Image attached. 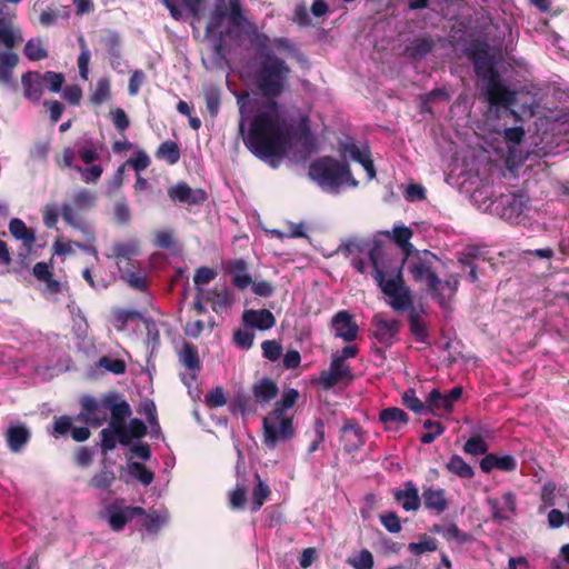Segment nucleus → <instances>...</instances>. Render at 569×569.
<instances>
[{"mask_svg": "<svg viewBox=\"0 0 569 569\" xmlns=\"http://www.w3.org/2000/svg\"><path fill=\"white\" fill-rule=\"evenodd\" d=\"M358 349L355 346H346L340 351H335L331 356L330 366L319 376L320 386L329 390L338 383H349L353 376L347 360L355 358Z\"/></svg>", "mask_w": 569, "mask_h": 569, "instance_id": "obj_9", "label": "nucleus"}, {"mask_svg": "<svg viewBox=\"0 0 569 569\" xmlns=\"http://www.w3.org/2000/svg\"><path fill=\"white\" fill-rule=\"evenodd\" d=\"M130 406L126 401H122L120 403L111 402L110 415L112 417V426H121L122 420L126 417L130 416Z\"/></svg>", "mask_w": 569, "mask_h": 569, "instance_id": "obj_47", "label": "nucleus"}, {"mask_svg": "<svg viewBox=\"0 0 569 569\" xmlns=\"http://www.w3.org/2000/svg\"><path fill=\"white\" fill-rule=\"evenodd\" d=\"M180 361L189 370H197L200 368L198 350L189 343H184L180 351Z\"/></svg>", "mask_w": 569, "mask_h": 569, "instance_id": "obj_41", "label": "nucleus"}, {"mask_svg": "<svg viewBox=\"0 0 569 569\" xmlns=\"http://www.w3.org/2000/svg\"><path fill=\"white\" fill-rule=\"evenodd\" d=\"M459 286V277L451 274L447 280L438 277L428 287L431 296L442 309H450L451 301L456 296Z\"/></svg>", "mask_w": 569, "mask_h": 569, "instance_id": "obj_15", "label": "nucleus"}, {"mask_svg": "<svg viewBox=\"0 0 569 569\" xmlns=\"http://www.w3.org/2000/svg\"><path fill=\"white\" fill-rule=\"evenodd\" d=\"M527 208L523 194L507 193L490 202L489 209L510 222H517Z\"/></svg>", "mask_w": 569, "mask_h": 569, "instance_id": "obj_11", "label": "nucleus"}, {"mask_svg": "<svg viewBox=\"0 0 569 569\" xmlns=\"http://www.w3.org/2000/svg\"><path fill=\"white\" fill-rule=\"evenodd\" d=\"M129 473L138 479L142 485L148 486L153 481V472L148 470L140 462H131L128 466Z\"/></svg>", "mask_w": 569, "mask_h": 569, "instance_id": "obj_43", "label": "nucleus"}, {"mask_svg": "<svg viewBox=\"0 0 569 569\" xmlns=\"http://www.w3.org/2000/svg\"><path fill=\"white\" fill-rule=\"evenodd\" d=\"M422 499L427 509L433 510L438 513L443 512L448 507L445 490L440 488L426 489L422 493Z\"/></svg>", "mask_w": 569, "mask_h": 569, "instance_id": "obj_27", "label": "nucleus"}, {"mask_svg": "<svg viewBox=\"0 0 569 569\" xmlns=\"http://www.w3.org/2000/svg\"><path fill=\"white\" fill-rule=\"evenodd\" d=\"M309 176L319 187L329 192H337L342 186H358L348 166L332 158H321L311 163Z\"/></svg>", "mask_w": 569, "mask_h": 569, "instance_id": "obj_5", "label": "nucleus"}, {"mask_svg": "<svg viewBox=\"0 0 569 569\" xmlns=\"http://www.w3.org/2000/svg\"><path fill=\"white\" fill-rule=\"evenodd\" d=\"M150 163L148 154L143 151H137L128 161L127 164L132 167L137 172L144 170Z\"/></svg>", "mask_w": 569, "mask_h": 569, "instance_id": "obj_55", "label": "nucleus"}, {"mask_svg": "<svg viewBox=\"0 0 569 569\" xmlns=\"http://www.w3.org/2000/svg\"><path fill=\"white\" fill-rule=\"evenodd\" d=\"M446 467L450 472L462 479H470L475 476L472 467L458 455H453Z\"/></svg>", "mask_w": 569, "mask_h": 569, "instance_id": "obj_36", "label": "nucleus"}, {"mask_svg": "<svg viewBox=\"0 0 569 569\" xmlns=\"http://www.w3.org/2000/svg\"><path fill=\"white\" fill-rule=\"evenodd\" d=\"M206 402L210 407H222L226 405L227 399L222 388L217 387L206 395Z\"/></svg>", "mask_w": 569, "mask_h": 569, "instance_id": "obj_59", "label": "nucleus"}, {"mask_svg": "<svg viewBox=\"0 0 569 569\" xmlns=\"http://www.w3.org/2000/svg\"><path fill=\"white\" fill-rule=\"evenodd\" d=\"M252 392L258 402L267 403L276 398L278 387L272 380L264 378L253 385Z\"/></svg>", "mask_w": 569, "mask_h": 569, "instance_id": "obj_29", "label": "nucleus"}, {"mask_svg": "<svg viewBox=\"0 0 569 569\" xmlns=\"http://www.w3.org/2000/svg\"><path fill=\"white\" fill-rule=\"evenodd\" d=\"M408 549L416 556L422 555L425 552L435 551L437 549V543L432 538L423 537L418 542H411L408 546Z\"/></svg>", "mask_w": 569, "mask_h": 569, "instance_id": "obj_49", "label": "nucleus"}, {"mask_svg": "<svg viewBox=\"0 0 569 569\" xmlns=\"http://www.w3.org/2000/svg\"><path fill=\"white\" fill-rule=\"evenodd\" d=\"M461 396V387H455L446 395H442L438 389H432L426 399L427 408L436 416L450 413Z\"/></svg>", "mask_w": 569, "mask_h": 569, "instance_id": "obj_14", "label": "nucleus"}, {"mask_svg": "<svg viewBox=\"0 0 569 569\" xmlns=\"http://www.w3.org/2000/svg\"><path fill=\"white\" fill-rule=\"evenodd\" d=\"M331 329L336 338L345 342H352L358 337L359 327L353 319V316L342 310L337 312L331 319Z\"/></svg>", "mask_w": 569, "mask_h": 569, "instance_id": "obj_16", "label": "nucleus"}, {"mask_svg": "<svg viewBox=\"0 0 569 569\" xmlns=\"http://www.w3.org/2000/svg\"><path fill=\"white\" fill-rule=\"evenodd\" d=\"M525 136V130L522 127H512L507 128L503 130V139L508 147V159L507 161L510 162L516 158L515 154V148L521 142L522 138Z\"/></svg>", "mask_w": 569, "mask_h": 569, "instance_id": "obj_37", "label": "nucleus"}, {"mask_svg": "<svg viewBox=\"0 0 569 569\" xmlns=\"http://www.w3.org/2000/svg\"><path fill=\"white\" fill-rule=\"evenodd\" d=\"M239 103V132L246 147L258 158L276 168L284 154L290 140V127L280 112L278 102L269 100L259 106L246 132L247 106Z\"/></svg>", "mask_w": 569, "mask_h": 569, "instance_id": "obj_2", "label": "nucleus"}, {"mask_svg": "<svg viewBox=\"0 0 569 569\" xmlns=\"http://www.w3.org/2000/svg\"><path fill=\"white\" fill-rule=\"evenodd\" d=\"M100 368L112 372L114 375H121L126 371V363L120 359H112L109 357H102L99 360Z\"/></svg>", "mask_w": 569, "mask_h": 569, "instance_id": "obj_51", "label": "nucleus"}, {"mask_svg": "<svg viewBox=\"0 0 569 569\" xmlns=\"http://www.w3.org/2000/svg\"><path fill=\"white\" fill-rule=\"evenodd\" d=\"M33 274L38 280L46 282L49 291H51V292L60 291V283L57 280L52 279L51 271L47 263L38 262L33 267Z\"/></svg>", "mask_w": 569, "mask_h": 569, "instance_id": "obj_39", "label": "nucleus"}, {"mask_svg": "<svg viewBox=\"0 0 569 569\" xmlns=\"http://www.w3.org/2000/svg\"><path fill=\"white\" fill-rule=\"evenodd\" d=\"M140 253V244L137 240H128L116 243L108 256L117 260L119 270H122V261L130 260Z\"/></svg>", "mask_w": 569, "mask_h": 569, "instance_id": "obj_26", "label": "nucleus"}, {"mask_svg": "<svg viewBox=\"0 0 569 569\" xmlns=\"http://www.w3.org/2000/svg\"><path fill=\"white\" fill-rule=\"evenodd\" d=\"M24 54L32 61L47 58L48 52L40 39H30L24 47Z\"/></svg>", "mask_w": 569, "mask_h": 569, "instance_id": "obj_42", "label": "nucleus"}, {"mask_svg": "<svg viewBox=\"0 0 569 569\" xmlns=\"http://www.w3.org/2000/svg\"><path fill=\"white\" fill-rule=\"evenodd\" d=\"M471 58L477 74L483 81V91L491 106L510 107L516 103V91H511L499 80L495 70V54L488 44L475 46Z\"/></svg>", "mask_w": 569, "mask_h": 569, "instance_id": "obj_3", "label": "nucleus"}, {"mask_svg": "<svg viewBox=\"0 0 569 569\" xmlns=\"http://www.w3.org/2000/svg\"><path fill=\"white\" fill-rule=\"evenodd\" d=\"M9 232L16 239L21 241L27 251H30L36 242V232L28 228L19 218H13L9 222Z\"/></svg>", "mask_w": 569, "mask_h": 569, "instance_id": "obj_23", "label": "nucleus"}, {"mask_svg": "<svg viewBox=\"0 0 569 569\" xmlns=\"http://www.w3.org/2000/svg\"><path fill=\"white\" fill-rule=\"evenodd\" d=\"M142 513L143 509L141 507L127 506L123 499H116L106 507L103 517L112 530L120 531L128 521Z\"/></svg>", "mask_w": 569, "mask_h": 569, "instance_id": "obj_12", "label": "nucleus"}, {"mask_svg": "<svg viewBox=\"0 0 569 569\" xmlns=\"http://www.w3.org/2000/svg\"><path fill=\"white\" fill-rule=\"evenodd\" d=\"M396 500L407 511H415L420 506L418 489L411 483H409L405 490L398 491L396 493Z\"/></svg>", "mask_w": 569, "mask_h": 569, "instance_id": "obj_32", "label": "nucleus"}, {"mask_svg": "<svg viewBox=\"0 0 569 569\" xmlns=\"http://www.w3.org/2000/svg\"><path fill=\"white\" fill-rule=\"evenodd\" d=\"M208 300L214 312L222 313L232 305V297L224 287L214 288L208 293Z\"/></svg>", "mask_w": 569, "mask_h": 569, "instance_id": "obj_31", "label": "nucleus"}, {"mask_svg": "<svg viewBox=\"0 0 569 569\" xmlns=\"http://www.w3.org/2000/svg\"><path fill=\"white\" fill-rule=\"evenodd\" d=\"M168 194L171 200L188 204L201 203L207 198V194L202 189H191L184 182H179L170 187L168 189Z\"/></svg>", "mask_w": 569, "mask_h": 569, "instance_id": "obj_21", "label": "nucleus"}, {"mask_svg": "<svg viewBox=\"0 0 569 569\" xmlns=\"http://www.w3.org/2000/svg\"><path fill=\"white\" fill-rule=\"evenodd\" d=\"M96 199L94 192L88 189H81L73 194L71 203H64L61 207L63 220L72 228L79 229L88 236V241L93 240L92 231L90 227L83 222L80 213L92 208L96 203Z\"/></svg>", "mask_w": 569, "mask_h": 569, "instance_id": "obj_10", "label": "nucleus"}, {"mask_svg": "<svg viewBox=\"0 0 569 569\" xmlns=\"http://www.w3.org/2000/svg\"><path fill=\"white\" fill-rule=\"evenodd\" d=\"M44 87L52 92H59L62 88L64 78L61 73L47 71L42 73Z\"/></svg>", "mask_w": 569, "mask_h": 569, "instance_id": "obj_52", "label": "nucleus"}, {"mask_svg": "<svg viewBox=\"0 0 569 569\" xmlns=\"http://www.w3.org/2000/svg\"><path fill=\"white\" fill-rule=\"evenodd\" d=\"M81 407L80 418L91 426L99 427L107 421L110 415L111 401H99L91 397H84Z\"/></svg>", "mask_w": 569, "mask_h": 569, "instance_id": "obj_13", "label": "nucleus"}, {"mask_svg": "<svg viewBox=\"0 0 569 569\" xmlns=\"http://www.w3.org/2000/svg\"><path fill=\"white\" fill-rule=\"evenodd\" d=\"M395 242L401 248L403 256H410L416 251L415 247L410 243L412 231L405 226H395L392 230Z\"/></svg>", "mask_w": 569, "mask_h": 569, "instance_id": "obj_34", "label": "nucleus"}, {"mask_svg": "<svg viewBox=\"0 0 569 569\" xmlns=\"http://www.w3.org/2000/svg\"><path fill=\"white\" fill-rule=\"evenodd\" d=\"M402 402L408 409L416 413H421L425 410H428L427 406H425L423 402L417 398L416 392L412 389H409L403 393Z\"/></svg>", "mask_w": 569, "mask_h": 569, "instance_id": "obj_48", "label": "nucleus"}, {"mask_svg": "<svg viewBox=\"0 0 569 569\" xmlns=\"http://www.w3.org/2000/svg\"><path fill=\"white\" fill-rule=\"evenodd\" d=\"M341 154L345 158H350L351 160L359 162L362 166L368 180H372L376 177L373 161L371 160L370 150L367 146H357L353 142H346L341 146Z\"/></svg>", "mask_w": 569, "mask_h": 569, "instance_id": "obj_17", "label": "nucleus"}, {"mask_svg": "<svg viewBox=\"0 0 569 569\" xmlns=\"http://www.w3.org/2000/svg\"><path fill=\"white\" fill-rule=\"evenodd\" d=\"M348 565H350L353 569H373V556L367 550L362 549L359 552L352 555L347 560Z\"/></svg>", "mask_w": 569, "mask_h": 569, "instance_id": "obj_40", "label": "nucleus"}, {"mask_svg": "<svg viewBox=\"0 0 569 569\" xmlns=\"http://www.w3.org/2000/svg\"><path fill=\"white\" fill-rule=\"evenodd\" d=\"M437 532L440 533L447 540H456V541L465 540L463 535L460 532L458 527L453 523H449L447 526H443V527L437 529Z\"/></svg>", "mask_w": 569, "mask_h": 569, "instance_id": "obj_64", "label": "nucleus"}, {"mask_svg": "<svg viewBox=\"0 0 569 569\" xmlns=\"http://www.w3.org/2000/svg\"><path fill=\"white\" fill-rule=\"evenodd\" d=\"M7 442L11 451L18 452L30 438L29 430L22 425L9 427L6 433Z\"/></svg>", "mask_w": 569, "mask_h": 569, "instance_id": "obj_28", "label": "nucleus"}, {"mask_svg": "<svg viewBox=\"0 0 569 569\" xmlns=\"http://www.w3.org/2000/svg\"><path fill=\"white\" fill-rule=\"evenodd\" d=\"M380 521L389 532L397 533L401 530L399 517L393 512L381 515Z\"/></svg>", "mask_w": 569, "mask_h": 569, "instance_id": "obj_57", "label": "nucleus"}, {"mask_svg": "<svg viewBox=\"0 0 569 569\" xmlns=\"http://www.w3.org/2000/svg\"><path fill=\"white\" fill-rule=\"evenodd\" d=\"M269 492H270L269 487L266 483H263L261 480H259L257 487L253 490L252 511H257L261 508L264 500L269 496Z\"/></svg>", "mask_w": 569, "mask_h": 569, "instance_id": "obj_53", "label": "nucleus"}, {"mask_svg": "<svg viewBox=\"0 0 569 569\" xmlns=\"http://www.w3.org/2000/svg\"><path fill=\"white\" fill-rule=\"evenodd\" d=\"M230 272L233 278V283L239 289H244L252 283L251 277L247 272V263L239 259L230 263Z\"/></svg>", "mask_w": 569, "mask_h": 569, "instance_id": "obj_33", "label": "nucleus"}, {"mask_svg": "<svg viewBox=\"0 0 569 569\" xmlns=\"http://www.w3.org/2000/svg\"><path fill=\"white\" fill-rule=\"evenodd\" d=\"M341 432L343 437L349 438L351 441L349 446L350 450L357 448L362 442L359 428L351 422H346L341 428Z\"/></svg>", "mask_w": 569, "mask_h": 569, "instance_id": "obj_50", "label": "nucleus"}, {"mask_svg": "<svg viewBox=\"0 0 569 569\" xmlns=\"http://www.w3.org/2000/svg\"><path fill=\"white\" fill-rule=\"evenodd\" d=\"M247 23L242 16L239 0H220L207 26L208 36H219L220 40L228 36H239L243 24Z\"/></svg>", "mask_w": 569, "mask_h": 569, "instance_id": "obj_6", "label": "nucleus"}, {"mask_svg": "<svg viewBox=\"0 0 569 569\" xmlns=\"http://www.w3.org/2000/svg\"><path fill=\"white\" fill-rule=\"evenodd\" d=\"M216 277H217V272L213 269L208 268V267H201L196 271V273L193 276V281L197 286L198 284H207L211 280H213Z\"/></svg>", "mask_w": 569, "mask_h": 569, "instance_id": "obj_62", "label": "nucleus"}, {"mask_svg": "<svg viewBox=\"0 0 569 569\" xmlns=\"http://www.w3.org/2000/svg\"><path fill=\"white\" fill-rule=\"evenodd\" d=\"M263 443L274 449L279 443L295 436L293 413L274 406L262 420Z\"/></svg>", "mask_w": 569, "mask_h": 569, "instance_id": "obj_7", "label": "nucleus"}, {"mask_svg": "<svg viewBox=\"0 0 569 569\" xmlns=\"http://www.w3.org/2000/svg\"><path fill=\"white\" fill-rule=\"evenodd\" d=\"M263 356L269 360H277L281 356L282 348L274 340H266L261 345Z\"/></svg>", "mask_w": 569, "mask_h": 569, "instance_id": "obj_56", "label": "nucleus"}, {"mask_svg": "<svg viewBox=\"0 0 569 569\" xmlns=\"http://www.w3.org/2000/svg\"><path fill=\"white\" fill-rule=\"evenodd\" d=\"M243 325L259 330H268L276 325V319L271 311L267 309L246 310L242 315Z\"/></svg>", "mask_w": 569, "mask_h": 569, "instance_id": "obj_22", "label": "nucleus"}, {"mask_svg": "<svg viewBox=\"0 0 569 569\" xmlns=\"http://www.w3.org/2000/svg\"><path fill=\"white\" fill-rule=\"evenodd\" d=\"M252 43L259 52V61H261L263 53L272 52L269 48L270 44H272V40H270V38L264 33L254 32Z\"/></svg>", "mask_w": 569, "mask_h": 569, "instance_id": "obj_54", "label": "nucleus"}, {"mask_svg": "<svg viewBox=\"0 0 569 569\" xmlns=\"http://www.w3.org/2000/svg\"><path fill=\"white\" fill-rule=\"evenodd\" d=\"M72 420L68 416L57 417L53 420V435L64 436L71 429Z\"/></svg>", "mask_w": 569, "mask_h": 569, "instance_id": "obj_60", "label": "nucleus"}, {"mask_svg": "<svg viewBox=\"0 0 569 569\" xmlns=\"http://www.w3.org/2000/svg\"><path fill=\"white\" fill-rule=\"evenodd\" d=\"M22 34L18 28L0 19V83H11L13 69L19 61L18 54L11 51V49L22 42Z\"/></svg>", "mask_w": 569, "mask_h": 569, "instance_id": "obj_8", "label": "nucleus"}, {"mask_svg": "<svg viewBox=\"0 0 569 569\" xmlns=\"http://www.w3.org/2000/svg\"><path fill=\"white\" fill-rule=\"evenodd\" d=\"M488 505L495 519L508 520L516 511V496L511 491H506L500 497L489 498Z\"/></svg>", "mask_w": 569, "mask_h": 569, "instance_id": "obj_20", "label": "nucleus"}, {"mask_svg": "<svg viewBox=\"0 0 569 569\" xmlns=\"http://www.w3.org/2000/svg\"><path fill=\"white\" fill-rule=\"evenodd\" d=\"M139 516L141 530L151 536H156L170 521V513L166 508L143 510Z\"/></svg>", "mask_w": 569, "mask_h": 569, "instance_id": "obj_18", "label": "nucleus"}, {"mask_svg": "<svg viewBox=\"0 0 569 569\" xmlns=\"http://www.w3.org/2000/svg\"><path fill=\"white\" fill-rule=\"evenodd\" d=\"M380 421L388 431H399L408 423L407 413L400 408H387L380 412Z\"/></svg>", "mask_w": 569, "mask_h": 569, "instance_id": "obj_25", "label": "nucleus"}, {"mask_svg": "<svg viewBox=\"0 0 569 569\" xmlns=\"http://www.w3.org/2000/svg\"><path fill=\"white\" fill-rule=\"evenodd\" d=\"M110 97V81L107 78H100L96 87L93 89V92L91 94V102L94 104H101L106 100H108Z\"/></svg>", "mask_w": 569, "mask_h": 569, "instance_id": "obj_44", "label": "nucleus"}, {"mask_svg": "<svg viewBox=\"0 0 569 569\" xmlns=\"http://www.w3.org/2000/svg\"><path fill=\"white\" fill-rule=\"evenodd\" d=\"M463 450L471 456L485 455L488 451V445L480 436H475L467 440Z\"/></svg>", "mask_w": 569, "mask_h": 569, "instance_id": "obj_46", "label": "nucleus"}, {"mask_svg": "<svg viewBox=\"0 0 569 569\" xmlns=\"http://www.w3.org/2000/svg\"><path fill=\"white\" fill-rule=\"evenodd\" d=\"M77 247V242H72L70 240H66L63 238H58L53 244L52 249L54 254L58 256H67L73 252V247Z\"/></svg>", "mask_w": 569, "mask_h": 569, "instance_id": "obj_61", "label": "nucleus"}, {"mask_svg": "<svg viewBox=\"0 0 569 569\" xmlns=\"http://www.w3.org/2000/svg\"><path fill=\"white\" fill-rule=\"evenodd\" d=\"M24 96L34 102L39 101L44 88L43 77L39 72H28L22 79Z\"/></svg>", "mask_w": 569, "mask_h": 569, "instance_id": "obj_24", "label": "nucleus"}, {"mask_svg": "<svg viewBox=\"0 0 569 569\" xmlns=\"http://www.w3.org/2000/svg\"><path fill=\"white\" fill-rule=\"evenodd\" d=\"M114 480V472L112 470L103 469L92 477L90 485L97 489H108L112 486Z\"/></svg>", "mask_w": 569, "mask_h": 569, "instance_id": "obj_45", "label": "nucleus"}, {"mask_svg": "<svg viewBox=\"0 0 569 569\" xmlns=\"http://www.w3.org/2000/svg\"><path fill=\"white\" fill-rule=\"evenodd\" d=\"M131 268L122 267L121 277L126 280V282L133 289L143 291L147 288L146 274L140 270L136 271L134 266L130 264Z\"/></svg>", "mask_w": 569, "mask_h": 569, "instance_id": "obj_38", "label": "nucleus"}, {"mask_svg": "<svg viewBox=\"0 0 569 569\" xmlns=\"http://www.w3.org/2000/svg\"><path fill=\"white\" fill-rule=\"evenodd\" d=\"M290 68L273 52H266L259 61L253 79L259 92L269 99L279 97L286 89Z\"/></svg>", "mask_w": 569, "mask_h": 569, "instance_id": "obj_4", "label": "nucleus"}, {"mask_svg": "<svg viewBox=\"0 0 569 569\" xmlns=\"http://www.w3.org/2000/svg\"><path fill=\"white\" fill-rule=\"evenodd\" d=\"M110 116H111L114 127L119 131L123 132L128 129L129 119H128L126 112L121 108H116V109L111 110Z\"/></svg>", "mask_w": 569, "mask_h": 569, "instance_id": "obj_58", "label": "nucleus"}, {"mask_svg": "<svg viewBox=\"0 0 569 569\" xmlns=\"http://www.w3.org/2000/svg\"><path fill=\"white\" fill-rule=\"evenodd\" d=\"M254 335L248 330H238L233 336L237 347L249 349L253 343Z\"/></svg>", "mask_w": 569, "mask_h": 569, "instance_id": "obj_63", "label": "nucleus"}, {"mask_svg": "<svg viewBox=\"0 0 569 569\" xmlns=\"http://www.w3.org/2000/svg\"><path fill=\"white\" fill-rule=\"evenodd\" d=\"M112 427L113 429L107 428L101 431V447L104 451L112 450L116 447L117 439L123 445L129 442L128 435L122 426Z\"/></svg>", "mask_w": 569, "mask_h": 569, "instance_id": "obj_30", "label": "nucleus"}, {"mask_svg": "<svg viewBox=\"0 0 569 569\" xmlns=\"http://www.w3.org/2000/svg\"><path fill=\"white\" fill-rule=\"evenodd\" d=\"M342 250L357 271L371 274L395 311H405L411 306L410 291L402 281L403 263H407L412 278L427 287L437 278L432 271L435 256L427 250L422 252L416 250L400 259L386 249L380 241L359 239L347 241Z\"/></svg>", "mask_w": 569, "mask_h": 569, "instance_id": "obj_1", "label": "nucleus"}, {"mask_svg": "<svg viewBox=\"0 0 569 569\" xmlns=\"http://www.w3.org/2000/svg\"><path fill=\"white\" fill-rule=\"evenodd\" d=\"M372 323L376 339L385 346H391L399 331V321L387 319L383 315L378 313L373 317Z\"/></svg>", "mask_w": 569, "mask_h": 569, "instance_id": "obj_19", "label": "nucleus"}, {"mask_svg": "<svg viewBox=\"0 0 569 569\" xmlns=\"http://www.w3.org/2000/svg\"><path fill=\"white\" fill-rule=\"evenodd\" d=\"M206 107L211 117H216L220 108V89L218 86L209 83L202 88Z\"/></svg>", "mask_w": 569, "mask_h": 569, "instance_id": "obj_35", "label": "nucleus"}]
</instances>
